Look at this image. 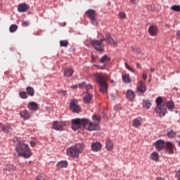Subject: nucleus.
Instances as JSON below:
<instances>
[{"label": "nucleus", "instance_id": "nucleus-44", "mask_svg": "<svg viewBox=\"0 0 180 180\" xmlns=\"http://www.w3.org/2000/svg\"><path fill=\"white\" fill-rule=\"evenodd\" d=\"M142 78L144 81L147 80V75L144 72H143Z\"/></svg>", "mask_w": 180, "mask_h": 180}, {"label": "nucleus", "instance_id": "nucleus-4", "mask_svg": "<svg viewBox=\"0 0 180 180\" xmlns=\"http://www.w3.org/2000/svg\"><path fill=\"white\" fill-rule=\"evenodd\" d=\"M155 113L158 115L159 117H164V116H165V115L168 113V111H167V108L165 107V104H164L162 97H158L155 100Z\"/></svg>", "mask_w": 180, "mask_h": 180}, {"label": "nucleus", "instance_id": "nucleus-11", "mask_svg": "<svg viewBox=\"0 0 180 180\" xmlns=\"http://www.w3.org/2000/svg\"><path fill=\"white\" fill-rule=\"evenodd\" d=\"M137 91L140 92V94H144V92L147 91V85H146V83L143 82V80L137 83Z\"/></svg>", "mask_w": 180, "mask_h": 180}, {"label": "nucleus", "instance_id": "nucleus-49", "mask_svg": "<svg viewBox=\"0 0 180 180\" xmlns=\"http://www.w3.org/2000/svg\"><path fill=\"white\" fill-rule=\"evenodd\" d=\"M94 67H98V68H101V70H103V68H104L103 66L100 67V66L98 65H94Z\"/></svg>", "mask_w": 180, "mask_h": 180}, {"label": "nucleus", "instance_id": "nucleus-33", "mask_svg": "<svg viewBox=\"0 0 180 180\" xmlns=\"http://www.w3.org/2000/svg\"><path fill=\"white\" fill-rule=\"evenodd\" d=\"M12 130V128L11 127V124H7L6 125H4L3 131L4 133H9Z\"/></svg>", "mask_w": 180, "mask_h": 180}, {"label": "nucleus", "instance_id": "nucleus-6", "mask_svg": "<svg viewBox=\"0 0 180 180\" xmlns=\"http://www.w3.org/2000/svg\"><path fill=\"white\" fill-rule=\"evenodd\" d=\"M96 81L99 84L100 91L101 94H106L108 92V82L106 77L101 73L94 74Z\"/></svg>", "mask_w": 180, "mask_h": 180}, {"label": "nucleus", "instance_id": "nucleus-39", "mask_svg": "<svg viewBox=\"0 0 180 180\" xmlns=\"http://www.w3.org/2000/svg\"><path fill=\"white\" fill-rule=\"evenodd\" d=\"M31 147H36V145L37 144V141H31L30 143Z\"/></svg>", "mask_w": 180, "mask_h": 180}, {"label": "nucleus", "instance_id": "nucleus-43", "mask_svg": "<svg viewBox=\"0 0 180 180\" xmlns=\"http://www.w3.org/2000/svg\"><path fill=\"white\" fill-rule=\"evenodd\" d=\"M86 84H85L84 82L79 84V88H82H82H85V86H86Z\"/></svg>", "mask_w": 180, "mask_h": 180}, {"label": "nucleus", "instance_id": "nucleus-48", "mask_svg": "<svg viewBox=\"0 0 180 180\" xmlns=\"http://www.w3.org/2000/svg\"><path fill=\"white\" fill-rule=\"evenodd\" d=\"M71 88H72V89H77L78 88V86L77 85L71 86Z\"/></svg>", "mask_w": 180, "mask_h": 180}, {"label": "nucleus", "instance_id": "nucleus-14", "mask_svg": "<svg viewBox=\"0 0 180 180\" xmlns=\"http://www.w3.org/2000/svg\"><path fill=\"white\" fill-rule=\"evenodd\" d=\"M165 147L168 154H174V150L175 149V145H174V143H172L171 141H167L166 142Z\"/></svg>", "mask_w": 180, "mask_h": 180}, {"label": "nucleus", "instance_id": "nucleus-29", "mask_svg": "<svg viewBox=\"0 0 180 180\" xmlns=\"http://www.w3.org/2000/svg\"><path fill=\"white\" fill-rule=\"evenodd\" d=\"M167 136L169 139H174L176 136V132L172 129H168L167 132Z\"/></svg>", "mask_w": 180, "mask_h": 180}, {"label": "nucleus", "instance_id": "nucleus-1", "mask_svg": "<svg viewBox=\"0 0 180 180\" xmlns=\"http://www.w3.org/2000/svg\"><path fill=\"white\" fill-rule=\"evenodd\" d=\"M15 150L18 158H30L32 157V150H30L29 144L26 143L25 141L18 142L15 146Z\"/></svg>", "mask_w": 180, "mask_h": 180}, {"label": "nucleus", "instance_id": "nucleus-20", "mask_svg": "<svg viewBox=\"0 0 180 180\" xmlns=\"http://www.w3.org/2000/svg\"><path fill=\"white\" fill-rule=\"evenodd\" d=\"M27 108H28V109H30V110H33L34 112H36V110H37L39 106L37 105V103L32 101L28 103Z\"/></svg>", "mask_w": 180, "mask_h": 180}, {"label": "nucleus", "instance_id": "nucleus-50", "mask_svg": "<svg viewBox=\"0 0 180 180\" xmlns=\"http://www.w3.org/2000/svg\"><path fill=\"white\" fill-rule=\"evenodd\" d=\"M136 68H141V65H140V63H136Z\"/></svg>", "mask_w": 180, "mask_h": 180}, {"label": "nucleus", "instance_id": "nucleus-42", "mask_svg": "<svg viewBox=\"0 0 180 180\" xmlns=\"http://www.w3.org/2000/svg\"><path fill=\"white\" fill-rule=\"evenodd\" d=\"M84 88H85L86 91H89V90L92 89V85L91 84H86Z\"/></svg>", "mask_w": 180, "mask_h": 180}, {"label": "nucleus", "instance_id": "nucleus-18", "mask_svg": "<svg viewBox=\"0 0 180 180\" xmlns=\"http://www.w3.org/2000/svg\"><path fill=\"white\" fill-rule=\"evenodd\" d=\"M72 74H74V70L72 68H66L64 70V77H70L72 75Z\"/></svg>", "mask_w": 180, "mask_h": 180}, {"label": "nucleus", "instance_id": "nucleus-47", "mask_svg": "<svg viewBox=\"0 0 180 180\" xmlns=\"http://www.w3.org/2000/svg\"><path fill=\"white\" fill-rule=\"evenodd\" d=\"M60 94H63L65 96V95H67V91H65V90H61Z\"/></svg>", "mask_w": 180, "mask_h": 180}, {"label": "nucleus", "instance_id": "nucleus-5", "mask_svg": "<svg viewBox=\"0 0 180 180\" xmlns=\"http://www.w3.org/2000/svg\"><path fill=\"white\" fill-rule=\"evenodd\" d=\"M85 148V145L84 143H77L72 147L67 149V154L69 157H72L73 158H78L79 154L82 153V150Z\"/></svg>", "mask_w": 180, "mask_h": 180}, {"label": "nucleus", "instance_id": "nucleus-40", "mask_svg": "<svg viewBox=\"0 0 180 180\" xmlns=\"http://www.w3.org/2000/svg\"><path fill=\"white\" fill-rule=\"evenodd\" d=\"M120 19H124L126 18V13L121 12L119 13Z\"/></svg>", "mask_w": 180, "mask_h": 180}, {"label": "nucleus", "instance_id": "nucleus-7", "mask_svg": "<svg viewBox=\"0 0 180 180\" xmlns=\"http://www.w3.org/2000/svg\"><path fill=\"white\" fill-rule=\"evenodd\" d=\"M85 127V118L74 119L72 121V128L74 131H77L79 129H84Z\"/></svg>", "mask_w": 180, "mask_h": 180}, {"label": "nucleus", "instance_id": "nucleus-46", "mask_svg": "<svg viewBox=\"0 0 180 180\" xmlns=\"http://www.w3.org/2000/svg\"><path fill=\"white\" fill-rule=\"evenodd\" d=\"M4 131V124H2V123L0 122V131Z\"/></svg>", "mask_w": 180, "mask_h": 180}, {"label": "nucleus", "instance_id": "nucleus-55", "mask_svg": "<svg viewBox=\"0 0 180 180\" xmlns=\"http://www.w3.org/2000/svg\"><path fill=\"white\" fill-rule=\"evenodd\" d=\"M136 53H140V49H136Z\"/></svg>", "mask_w": 180, "mask_h": 180}, {"label": "nucleus", "instance_id": "nucleus-30", "mask_svg": "<svg viewBox=\"0 0 180 180\" xmlns=\"http://www.w3.org/2000/svg\"><path fill=\"white\" fill-rule=\"evenodd\" d=\"M58 168H67L68 162L67 161H60L57 164Z\"/></svg>", "mask_w": 180, "mask_h": 180}, {"label": "nucleus", "instance_id": "nucleus-53", "mask_svg": "<svg viewBox=\"0 0 180 180\" xmlns=\"http://www.w3.org/2000/svg\"><path fill=\"white\" fill-rule=\"evenodd\" d=\"M150 70L151 72H154V71H155V69L153 68H150Z\"/></svg>", "mask_w": 180, "mask_h": 180}, {"label": "nucleus", "instance_id": "nucleus-2", "mask_svg": "<svg viewBox=\"0 0 180 180\" xmlns=\"http://www.w3.org/2000/svg\"><path fill=\"white\" fill-rule=\"evenodd\" d=\"M103 41H106L108 44H112L113 39H112V34L108 33L105 38H102L100 40H94L91 41V46L100 53H103L105 51V44Z\"/></svg>", "mask_w": 180, "mask_h": 180}, {"label": "nucleus", "instance_id": "nucleus-41", "mask_svg": "<svg viewBox=\"0 0 180 180\" xmlns=\"http://www.w3.org/2000/svg\"><path fill=\"white\" fill-rule=\"evenodd\" d=\"M29 25H30V22H29V21H24L22 23V26H23L24 27H27V26H29Z\"/></svg>", "mask_w": 180, "mask_h": 180}, {"label": "nucleus", "instance_id": "nucleus-34", "mask_svg": "<svg viewBox=\"0 0 180 180\" xmlns=\"http://www.w3.org/2000/svg\"><path fill=\"white\" fill-rule=\"evenodd\" d=\"M18 30V25H11L9 28V31L11 33H15Z\"/></svg>", "mask_w": 180, "mask_h": 180}, {"label": "nucleus", "instance_id": "nucleus-16", "mask_svg": "<svg viewBox=\"0 0 180 180\" xmlns=\"http://www.w3.org/2000/svg\"><path fill=\"white\" fill-rule=\"evenodd\" d=\"M126 98L128 99V101L133 102L134 101V98H136V94L134 91H133V90L129 89L127 91Z\"/></svg>", "mask_w": 180, "mask_h": 180}, {"label": "nucleus", "instance_id": "nucleus-12", "mask_svg": "<svg viewBox=\"0 0 180 180\" xmlns=\"http://www.w3.org/2000/svg\"><path fill=\"white\" fill-rule=\"evenodd\" d=\"M166 142L160 139L155 142V147L158 151H162L164 148H165Z\"/></svg>", "mask_w": 180, "mask_h": 180}, {"label": "nucleus", "instance_id": "nucleus-28", "mask_svg": "<svg viewBox=\"0 0 180 180\" xmlns=\"http://www.w3.org/2000/svg\"><path fill=\"white\" fill-rule=\"evenodd\" d=\"M27 94L29 95V96H34V89L32 86H27L26 88Z\"/></svg>", "mask_w": 180, "mask_h": 180}, {"label": "nucleus", "instance_id": "nucleus-25", "mask_svg": "<svg viewBox=\"0 0 180 180\" xmlns=\"http://www.w3.org/2000/svg\"><path fill=\"white\" fill-rule=\"evenodd\" d=\"M166 106L168 110H170V112H174V109H175V103H174V101H167L166 103Z\"/></svg>", "mask_w": 180, "mask_h": 180}, {"label": "nucleus", "instance_id": "nucleus-9", "mask_svg": "<svg viewBox=\"0 0 180 180\" xmlns=\"http://www.w3.org/2000/svg\"><path fill=\"white\" fill-rule=\"evenodd\" d=\"M70 109L74 113H79L81 112V108L78 105V101L75 99H72L70 103Z\"/></svg>", "mask_w": 180, "mask_h": 180}, {"label": "nucleus", "instance_id": "nucleus-26", "mask_svg": "<svg viewBox=\"0 0 180 180\" xmlns=\"http://www.w3.org/2000/svg\"><path fill=\"white\" fill-rule=\"evenodd\" d=\"M94 98V95L92 94H87L84 97V103H90L91 101Z\"/></svg>", "mask_w": 180, "mask_h": 180}, {"label": "nucleus", "instance_id": "nucleus-35", "mask_svg": "<svg viewBox=\"0 0 180 180\" xmlns=\"http://www.w3.org/2000/svg\"><path fill=\"white\" fill-rule=\"evenodd\" d=\"M60 47H68V41L67 40H60Z\"/></svg>", "mask_w": 180, "mask_h": 180}, {"label": "nucleus", "instance_id": "nucleus-31", "mask_svg": "<svg viewBox=\"0 0 180 180\" xmlns=\"http://www.w3.org/2000/svg\"><path fill=\"white\" fill-rule=\"evenodd\" d=\"M110 61V58L106 55H104L101 58H100L99 62L102 64L105 63H109Z\"/></svg>", "mask_w": 180, "mask_h": 180}, {"label": "nucleus", "instance_id": "nucleus-38", "mask_svg": "<svg viewBox=\"0 0 180 180\" xmlns=\"http://www.w3.org/2000/svg\"><path fill=\"white\" fill-rule=\"evenodd\" d=\"M124 65H125V68H127L128 71H130L131 72H133V73L136 72V70L133 68L129 66V64H127V63H125Z\"/></svg>", "mask_w": 180, "mask_h": 180}, {"label": "nucleus", "instance_id": "nucleus-51", "mask_svg": "<svg viewBox=\"0 0 180 180\" xmlns=\"http://www.w3.org/2000/svg\"><path fill=\"white\" fill-rule=\"evenodd\" d=\"M96 59V58H95V56L92 55V56H91V60H92V61H95Z\"/></svg>", "mask_w": 180, "mask_h": 180}, {"label": "nucleus", "instance_id": "nucleus-27", "mask_svg": "<svg viewBox=\"0 0 180 180\" xmlns=\"http://www.w3.org/2000/svg\"><path fill=\"white\" fill-rule=\"evenodd\" d=\"M151 102L148 100H143V109H146V110H148L150 108H151Z\"/></svg>", "mask_w": 180, "mask_h": 180}, {"label": "nucleus", "instance_id": "nucleus-15", "mask_svg": "<svg viewBox=\"0 0 180 180\" xmlns=\"http://www.w3.org/2000/svg\"><path fill=\"white\" fill-rule=\"evenodd\" d=\"M148 32L150 36H157L158 34V27L157 25H150Z\"/></svg>", "mask_w": 180, "mask_h": 180}, {"label": "nucleus", "instance_id": "nucleus-22", "mask_svg": "<svg viewBox=\"0 0 180 180\" xmlns=\"http://www.w3.org/2000/svg\"><path fill=\"white\" fill-rule=\"evenodd\" d=\"M105 147L108 151H112L113 150V142L110 139H108L105 141Z\"/></svg>", "mask_w": 180, "mask_h": 180}, {"label": "nucleus", "instance_id": "nucleus-21", "mask_svg": "<svg viewBox=\"0 0 180 180\" xmlns=\"http://www.w3.org/2000/svg\"><path fill=\"white\" fill-rule=\"evenodd\" d=\"M122 78L124 84H131V79L130 78V75L123 74L122 75Z\"/></svg>", "mask_w": 180, "mask_h": 180}, {"label": "nucleus", "instance_id": "nucleus-45", "mask_svg": "<svg viewBox=\"0 0 180 180\" xmlns=\"http://www.w3.org/2000/svg\"><path fill=\"white\" fill-rule=\"evenodd\" d=\"M129 2H130L132 5H136V4H137V0H129Z\"/></svg>", "mask_w": 180, "mask_h": 180}, {"label": "nucleus", "instance_id": "nucleus-13", "mask_svg": "<svg viewBox=\"0 0 180 180\" xmlns=\"http://www.w3.org/2000/svg\"><path fill=\"white\" fill-rule=\"evenodd\" d=\"M67 123H65V122H58V121H55L53 123L52 127L54 130H62L63 127H64V126H66Z\"/></svg>", "mask_w": 180, "mask_h": 180}, {"label": "nucleus", "instance_id": "nucleus-36", "mask_svg": "<svg viewBox=\"0 0 180 180\" xmlns=\"http://www.w3.org/2000/svg\"><path fill=\"white\" fill-rule=\"evenodd\" d=\"M19 95L22 99H27L28 96H27V93H26V91H20L19 93Z\"/></svg>", "mask_w": 180, "mask_h": 180}, {"label": "nucleus", "instance_id": "nucleus-19", "mask_svg": "<svg viewBox=\"0 0 180 180\" xmlns=\"http://www.w3.org/2000/svg\"><path fill=\"white\" fill-rule=\"evenodd\" d=\"M91 148L93 151H99L102 148V144L99 142H95L91 143Z\"/></svg>", "mask_w": 180, "mask_h": 180}, {"label": "nucleus", "instance_id": "nucleus-3", "mask_svg": "<svg viewBox=\"0 0 180 180\" xmlns=\"http://www.w3.org/2000/svg\"><path fill=\"white\" fill-rule=\"evenodd\" d=\"M93 121L92 122L86 118L84 120V129L88 131H96V130H99V117L96 115L92 116Z\"/></svg>", "mask_w": 180, "mask_h": 180}, {"label": "nucleus", "instance_id": "nucleus-52", "mask_svg": "<svg viewBox=\"0 0 180 180\" xmlns=\"http://www.w3.org/2000/svg\"><path fill=\"white\" fill-rule=\"evenodd\" d=\"M176 35L179 39H180V30L177 32Z\"/></svg>", "mask_w": 180, "mask_h": 180}, {"label": "nucleus", "instance_id": "nucleus-8", "mask_svg": "<svg viewBox=\"0 0 180 180\" xmlns=\"http://www.w3.org/2000/svg\"><path fill=\"white\" fill-rule=\"evenodd\" d=\"M86 15H87V18L90 19L91 23H92L94 26L98 25V21L96 20V11L89 9L86 12Z\"/></svg>", "mask_w": 180, "mask_h": 180}, {"label": "nucleus", "instance_id": "nucleus-54", "mask_svg": "<svg viewBox=\"0 0 180 180\" xmlns=\"http://www.w3.org/2000/svg\"><path fill=\"white\" fill-rule=\"evenodd\" d=\"M157 180H165V179H164V178L159 177V178L157 179Z\"/></svg>", "mask_w": 180, "mask_h": 180}, {"label": "nucleus", "instance_id": "nucleus-10", "mask_svg": "<svg viewBox=\"0 0 180 180\" xmlns=\"http://www.w3.org/2000/svg\"><path fill=\"white\" fill-rule=\"evenodd\" d=\"M32 115L33 113L27 110H22L20 112V116L21 119H23L24 120L32 119Z\"/></svg>", "mask_w": 180, "mask_h": 180}, {"label": "nucleus", "instance_id": "nucleus-37", "mask_svg": "<svg viewBox=\"0 0 180 180\" xmlns=\"http://www.w3.org/2000/svg\"><path fill=\"white\" fill-rule=\"evenodd\" d=\"M170 9H172V11H174V12H180V6L174 5L170 8Z\"/></svg>", "mask_w": 180, "mask_h": 180}, {"label": "nucleus", "instance_id": "nucleus-24", "mask_svg": "<svg viewBox=\"0 0 180 180\" xmlns=\"http://www.w3.org/2000/svg\"><path fill=\"white\" fill-rule=\"evenodd\" d=\"M132 126L134 127H140V126H141V118L138 117L134 119L132 121Z\"/></svg>", "mask_w": 180, "mask_h": 180}, {"label": "nucleus", "instance_id": "nucleus-23", "mask_svg": "<svg viewBox=\"0 0 180 180\" xmlns=\"http://www.w3.org/2000/svg\"><path fill=\"white\" fill-rule=\"evenodd\" d=\"M16 170V168L13 165H6L4 169V172H13Z\"/></svg>", "mask_w": 180, "mask_h": 180}, {"label": "nucleus", "instance_id": "nucleus-17", "mask_svg": "<svg viewBox=\"0 0 180 180\" xmlns=\"http://www.w3.org/2000/svg\"><path fill=\"white\" fill-rule=\"evenodd\" d=\"M27 10H29V6H27L26 3H22L18 6V12L23 13L26 12Z\"/></svg>", "mask_w": 180, "mask_h": 180}, {"label": "nucleus", "instance_id": "nucleus-32", "mask_svg": "<svg viewBox=\"0 0 180 180\" xmlns=\"http://www.w3.org/2000/svg\"><path fill=\"white\" fill-rule=\"evenodd\" d=\"M150 158L153 161H158L160 160V155H158V153L153 152L150 154Z\"/></svg>", "mask_w": 180, "mask_h": 180}]
</instances>
